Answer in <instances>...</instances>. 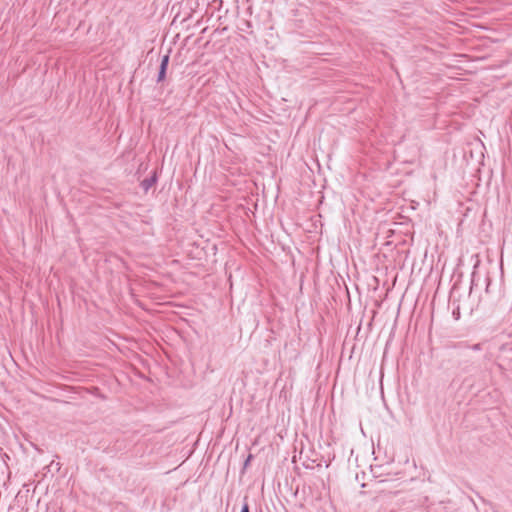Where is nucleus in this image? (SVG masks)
<instances>
[{"label": "nucleus", "instance_id": "f03ea898", "mask_svg": "<svg viewBox=\"0 0 512 512\" xmlns=\"http://www.w3.org/2000/svg\"><path fill=\"white\" fill-rule=\"evenodd\" d=\"M166 73H167V68L159 66V70H158V75H157L156 81L158 83L164 81L165 78H166Z\"/></svg>", "mask_w": 512, "mask_h": 512}, {"label": "nucleus", "instance_id": "0eeeda50", "mask_svg": "<svg viewBox=\"0 0 512 512\" xmlns=\"http://www.w3.org/2000/svg\"><path fill=\"white\" fill-rule=\"evenodd\" d=\"M252 458H253V455H252V454H249V455L247 456V458H246V460H245V462H244V465H243V467H244V468H246V467L249 465V463H250V461L252 460Z\"/></svg>", "mask_w": 512, "mask_h": 512}, {"label": "nucleus", "instance_id": "423d86ee", "mask_svg": "<svg viewBox=\"0 0 512 512\" xmlns=\"http://www.w3.org/2000/svg\"><path fill=\"white\" fill-rule=\"evenodd\" d=\"M471 350L473 351H480L482 350V344L481 343H477V344H474L472 346H468Z\"/></svg>", "mask_w": 512, "mask_h": 512}, {"label": "nucleus", "instance_id": "7ed1b4c3", "mask_svg": "<svg viewBox=\"0 0 512 512\" xmlns=\"http://www.w3.org/2000/svg\"><path fill=\"white\" fill-rule=\"evenodd\" d=\"M169 60H170L169 54L162 56L161 62H160V67H164V68L168 69Z\"/></svg>", "mask_w": 512, "mask_h": 512}, {"label": "nucleus", "instance_id": "20e7f679", "mask_svg": "<svg viewBox=\"0 0 512 512\" xmlns=\"http://www.w3.org/2000/svg\"><path fill=\"white\" fill-rule=\"evenodd\" d=\"M452 317L454 320H459L460 317H461V313H460V307L459 305L456 306L453 310H452Z\"/></svg>", "mask_w": 512, "mask_h": 512}, {"label": "nucleus", "instance_id": "f257e3e1", "mask_svg": "<svg viewBox=\"0 0 512 512\" xmlns=\"http://www.w3.org/2000/svg\"><path fill=\"white\" fill-rule=\"evenodd\" d=\"M158 180L157 173L154 171L151 176L145 178L141 181L140 186L141 188L147 192Z\"/></svg>", "mask_w": 512, "mask_h": 512}, {"label": "nucleus", "instance_id": "39448f33", "mask_svg": "<svg viewBox=\"0 0 512 512\" xmlns=\"http://www.w3.org/2000/svg\"><path fill=\"white\" fill-rule=\"evenodd\" d=\"M240 512H250V509H249V505L247 503V497L244 498V503L241 507V511Z\"/></svg>", "mask_w": 512, "mask_h": 512}]
</instances>
